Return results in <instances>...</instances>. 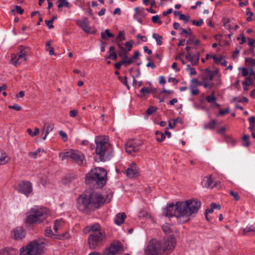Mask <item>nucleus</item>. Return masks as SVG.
I'll use <instances>...</instances> for the list:
<instances>
[{
    "mask_svg": "<svg viewBox=\"0 0 255 255\" xmlns=\"http://www.w3.org/2000/svg\"><path fill=\"white\" fill-rule=\"evenodd\" d=\"M140 93L142 95H144L145 94H148L150 93L149 90L146 87H143L140 90Z\"/></svg>",
    "mask_w": 255,
    "mask_h": 255,
    "instance_id": "nucleus-58",
    "label": "nucleus"
},
{
    "mask_svg": "<svg viewBox=\"0 0 255 255\" xmlns=\"http://www.w3.org/2000/svg\"><path fill=\"white\" fill-rule=\"evenodd\" d=\"M134 61L132 60V59L130 58L128 59H123L122 60V63H123V65H125V66H127L128 65H129L132 63Z\"/></svg>",
    "mask_w": 255,
    "mask_h": 255,
    "instance_id": "nucleus-42",
    "label": "nucleus"
},
{
    "mask_svg": "<svg viewBox=\"0 0 255 255\" xmlns=\"http://www.w3.org/2000/svg\"><path fill=\"white\" fill-rule=\"evenodd\" d=\"M126 174L129 178H135L138 175V169L135 162H132L126 170Z\"/></svg>",
    "mask_w": 255,
    "mask_h": 255,
    "instance_id": "nucleus-15",
    "label": "nucleus"
},
{
    "mask_svg": "<svg viewBox=\"0 0 255 255\" xmlns=\"http://www.w3.org/2000/svg\"><path fill=\"white\" fill-rule=\"evenodd\" d=\"M230 110L229 108L221 109L219 112V114L220 116H224L226 114L229 113Z\"/></svg>",
    "mask_w": 255,
    "mask_h": 255,
    "instance_id": "nucleus-56",
    "label": "nucleus"
},
{
    "mask_svg": "<svg viewBox=\"0 0 255 255\" xmlns=\"http://www.w3.org/2000/svg\"><path fill=\"white\" fill-rule=\"evenodd\" d=\"M26 232L22 227H17L11 231V237L16 240H21L25 236Z\"/></svg>",
    "mask_w": 255,
    "mask_h": 255,
    "instance_id": "nucleus-14",
    "label": "nucleus"
},
{
    "mask_svg": "<svg viewBox=\"0 0 255 255\" xmlns=\"http://www.w3.org/2000/svg\"><path fill=\"white\" fill-rule=\"evenodd\" d=\"M46 212L44 209L31 208L25 219V224L27 225L40 224L46 219Z\"/></svg>",
    "mask_w": 255,
    "mask_h": 255,
    "instance_id": "nucleus-6",
    "label": "nucleus"
},
{
    "mask_svg": "<svg viewBox=\"0 0 255 255\" xmlns=\"http://www.w3.org/2000/svg\"><path fill=\"white\" fill-rule=\"evenodd\" d=\"M187 70L190 71V74L191 75H195L197 74L195 69L190 67V65H187Z\"/></svg>",
    "mask_w": 255,
    "mask_h": 255,
    "instance_id": "nucleus-50",
    "label": "nucleus"
},
{
    "mask_svg": "<svg viewBox=\"0 0 255 255\" xmlns=\"http://www.w3.org/2000/svg\"><path fill=\"white\" fill-rule=\"evenodd\" d=\"M175 119L170 120L169 121L168 126L170 128H173L175 126Z\"/></svg>",
    "mask_w": 255,
    "mask_h": 255,
    "instance_id": "nucleus-60",
    "label": "nucleus"
},
{
    "mask_svg": "<svg viewBox=\"0 0 255 255\" xmlns=\"http://www.w3.org/2000/svg\"><path fill=\"white\" fill-rule=\"evenodd\" d=\"M77 24L80 26L86 33H90L91 27L89 26V21L87 18L82 20H78L76 22Z\"/></svg>",
    "mask_w": 255,
    "mask_h": 255,
    "instance_id": "nucleus-16",
    "label": "nucleus"
},
{
    "mask_svg": "<svg viewBox=\"0 0 255 255\" xmlns=\"http://www.w3.org/2000/svg\"><path fill=\"white\" fill-rule=\"evenodd\" d=\"M207 82V81H204V80H203V81L199 82L198 84L203 86L205 88H211L213 84L212 83H208Z\"/></svg>",
    "mask_w": 255,
    "mask_h": 255,
    "instance_id": "nucleus-39",
    "label": "nucleus"
},
{
    "mask_svg": "<svg viewBox=\"0 0 255 255\" xmlns=\"http://www.w3.org/2000/svg\"><path fill=\"white\" fill-rule=\"evenodd\" d=\"M144 252L146 255H161L159 241L155 239L150 240L148 242Z\"/></svg>",
    "mask_w": 255,
    "mask_h": 255,
    "instance_id": "nucleus-10",
    "label": "nucleus"
},
{
    "mask_svg": "<svg viewBox=\"0 0 255 255\" xmlns=\"http://www.w3.org/2000/svg\"><path fill=\"white\" fill-rule=\"evenodd\" d=\"M200 59V53L197 52L196 54L192 56L191 63L193 65H196L198 64Z\"/></svg>",
    "mask_w": 255,
    "mask_h": 255,
    "instance_id": "nucleus-29",
    "label": "nucleus"
},
{
    "mask_svg": "<svg viewBox=\"0 0 255 255\" xmlns=\"http://www.w3.org/2000/svg\"><path fill=\"white\" fill-rule=\"evenodd\" d=\"M141 145V141L134 139L128 140L125 144V149L127 152L132 154L139 150V147Z\"/></svg>",
    "mask_w": 255,
    "mask_h": 255,
    "instance_id": "nucleus-12",
    "label": "nucleus"
},
{
    "mask_svg": "<svg viewBox=\"0 0 255 255\" xmlns=\"http://www.w3.org/2000/svg\"><path fill=\"white\" fill-rule=\"evenodd\" d=\"M106 201L102 195L96 192L82 194L77 198L76 208L80 212L89 214L99 208Z\"/></svg>",
    "mask_w": 255,
    "mask_h": 255,
    "instance_id": "nucleus-2",
    "label": "nucleus"
},
{
    "mask_svg": "<svg viewBox=\"0 0 255 255\" xmlns=\"http://www.w3.org/2000/svg\"><path fill=\"white\" fill-rule=\"evenodd\" d=\"M190 90L191 91V93L193 95H197L199 93V91L193 86H191L190 87Z\"/></svg>",
    "mask_w": 255,
    "mask_h": 255,
    "instance_id": "nucleus-52",
    "label": "nucleus"
},
{
    "mask_svg": "<svg viewBox=\"0 0 255 255\" xmlns=\"http://www.w3.org/2000/svg\"><path fill=\"white\" fill-rule=\"evenodd\" d=\"M9 158L5 152L0 151V165H3L9 161Z\"/></svg>",
    "mask_w": 255,
    "mask_h": 255,
    "instance_id": "nucleus-25",
    "label": "nucleus"
},
{
    "mask_svg": "<svg viewBox=\"0 0 255 255\" xmlns=\"http://www.w3.org/2000/svg\"><path fill=\"white\" fill-rule=\"evenodd\" d=\"M192 22L193 24L200 26L203 24V20L202 19H200L199 20H193Z\"/></svg>",
    "mask_w": 255,
    "mask_h": 255,
    "instance_id": "nucleus-53",
    "label": "nucleus"
},
{
    "mask_svg": "<svg viewBox=\"0 0 255 255\" xmlns=\"http://www.w3.org/2000/svg\"><path fill=\"white\" fill-rule=\"evenodd\" d=\"M202 185L206 188H212L214 187H218L217 183H213V180L211 176L205 177L202 181Z\"/></svg>",
    "mask_w": 255,
    "mask_h": 255,
    "instance_id": "nucleus-17",
    "label": "nucleus"
},
{
    "mask_svg": "<svg viewBox=\"0 0 255 255\" xmlns=\"http://www.w3.org/2000/svg\"><path fill=\"white\" fill-rule=\"evenodd\" d=\"M206 101L211 104L216 103L217 99L214 96V93H212L211 96H207L206 97Z\"/></svg>",
    "mask_w": 255,
    "mask_h": 255,
    "instance_id": "nucleus-35",
    "label": "nucleus"
},
{
    "mask_svg": "<svg viewBox=\"0 0 255 255\" xmlns=\"http://www.w3.org/2000/svg\"><path fill=\"white\" fill-rule=\"evenodd\" d=\"M158 241L161 255H164L166 251L172 250L176 244L175 239L171 237Z\"/></svg>",
    "mask_w": 255,
    "mask_h": 255,
    "instance_id": "nucleus-8",
    "label": "nucleus"
},
{
    "mask_svg": "<svg viewBox=\"0 0 255 255\" xmlns=\"http://www.w3.org/2000/svg\"><path fill=\"white\" fill-rule=\"evenodd\" d=\"M248 45L250 47L254 48L255 47V40L251 38H248Z\"/></svg>",
    "mask_w": 255,
    "mask_h": 255,
    "instance_id": "nucleus-62",
    "label": "nucleus"
},
{
    "mask_svg": "<svg viewBox=\"0 0 255 255\" xmlns=\"http://www.w3.org/2000/svg\"><path fill=\"white\" fill-rule=\"evenodd\" d=\"M18 191L28 196L32 191V184L28 181H21L18 185Z\"/></svg>",
    "mask_w": 255,
    "mask_h": 255,
    "instance_id": "nucleus-13",
    "label": "nucleus"
},
{
    "mask_svg": "<svg viewBox=\"0 0 255 255\" xmlns=\"http://www.w3.org/2000/svg\"><path fill=\"white\" fill-rule=\"evenodd\" d=\"M40 152V148H38L35 152H31L29 153V156L32 158H35L38 153Z\"/></svg>",
    "mask_w": 255,
    "mask_h": 255,
    "instance_id": "nucleus-57",
    "label": "nucleus"
},
{
    "mask_svg": "<svg viewBox=\"0 0 255 255\" xmlns=\"http://www.w3.org/2000/svg\"><path fill=\"white\" fill-rule=\"evenodd\" d=\"M107 171L101 167L92 170L87 175L85 182L87 184L96 185L98 188H102L107 182Z\"/></svg>",
    "mask_w": 255,
    "mask_h": 255,
    "instance_id": "nucleus-3",
    "label": "nucleus"
},
{
    "mask_svg": "<svg viewBox=\"0 0 255 255\" xmlns=\"http://www.w3.org/2000/svg\"><path fill=\"white\" fill-rule=\"evenodd\" d=\"M133 41L132 40H130L129 41H128L125 43V45L126 47V50L129 52L131 51L132 47V44H133Z\"/></svg>",
    "mask_w": 255,
    "mask_h": 255,
    "instance_id": "nucleus-43",
    "label": "nucleus"
},
{
    "mask_svg": "<svg viewBox=\"0 0 255 255\" xmlns=\"http://www.w3.org/2000/svg\"><path fill=\"white\" fill-rule=\"evenodd\" d=\"M85 233L89 232L92 234L93 232H103L100 230V226L98 224H95L92 226L86 227L84 229Z\"/></svg>",
    "mask_w": 255,
    "mask_h": 255,
    "instance_id": "nucleus-19",
    "label": "nucleus"
},
{
    "mask_svg": "<svg viewBox=\"0 0 255 255\" xmlns=\"http://www.w3.org/2000/svg\"><path fill=\"white\" fill-rule=\"evenodd\" d=\"M249 74V70L246 68H243L242 70V75L244 77H246Z\"/></svg>",
    "mask_w": 255,
    "mask_h": 255,
    "instance_id": "nucleus-59",
    "label": "nucleus"
},
{
    "mask_svg": "<svg viewBox=\"0 0 255 255\" xmlns=\"http://www.w3.org/2000/svg\"><path fill=\"white\" fill-rule=\"evenodd\" d=\"M138 217L139 218H150V215L147 211L143 210H141L138 214Z\"/></svg>",
    "mask_w": 255,
    "mask_h": 255,
    "instance_id": "nucleus-36",
    "label": "nucleus"
},
{
    "mask_svg": "<svg viewBox=\"0 0 255 255\" xmlns=\"http://www.w3.org/2000/svg\"><path fill=\"white\" fill-rule=\"evenodd\" d=\"M63 225V221L62 219L56 220L54 222L53 229L56 232Z\"/></svg>",
    "mask_w": 255,
    "mask_h": 255,
    "instance_id": "nucleus-28",
    "label": "nucleus"
},
{
    "mask_svg": "<svg viewBox=\"0 0 255 255\" xmlns=\"http://www.w3.org/2000/svg\"><path fill=\"white\" fill-rule=\"evenodd\" d=\"M28 50V48L25 47L22 48L16 55L12 54L10 59L11 63L14 66H16L17 64L26 61V56Z\"/></svg>",
    "mask_w": 255,
    "mask_h": 255,
    "instance_id": "nucleus-9",
    "label": "nucleus"
},
{
    "mask_svg": "<svg viewBox=\"0 0 255 255\" xmlns=\"http://www.w3.org/2000/svg\"><path fill=\"white\" fill-rule=\"evenodd\" d=\"M128 52L126 50V48H124L121 50H120L118 52V54L120 57L122 59H128Z\"/></svg>",
    "mask_w": 255,
    "mask_h": 255,
    "instance_id": "nucleus-32",
    "label": "nucleus"
},
{
    "mask_svg": "<svg viewBox=\"0 0 255 255\" xmlns=\"http://www.w3.org/2000/svg\"><path fill=\"white\" fill-rule=\"evenodd\" d=\"M54 124L52 123H45L43 126V132L44 133L42 136L43 139L45 140L50 131L54 128Z\"/></svg>",
    "mask_w": 255,
    "mask_h": 255,
    "instance_id": "nucleus-18",
    "label": "nucleus"
},
{
    "mask_svg": "<svg viewBox=\"0 0 255 255\" xmlns=\"http://www.w3.org/2000/svg\"><path fill=\"white\" fill-rule=\"evenodd\" d=\"M140 53L138 51H136L134 52V54L131 58L132 59V60L134 61V60H136L138 57L139 56Z\"/></svg>",
    "mask_w": 255,
    "mask_h": 255,
    "instance_id": "nucleus-64",
    "label": "nucleus"
},
{
    "mask_svg": "<svg viewBox=\"0 0 255 255\" xmlns=\"http://www.w3.org/2000/svg\"><path fill=\"white\" fill-rule=\"evenodd\" d=\"M45 244L44 239L31 242L20 249V255H40L43 253Z\"/></svg>",
    "mask_w": 255,
    "mask_h": 255,
    "instance_id": "nucleus-5",
    "label": "nucleus"
},
{
    "mask_svg": "<svg viewBox=\"0 0 255 255\" xmlns=\"http://www.w3.org/2000/svg\"><path fill=\"white\" fill-rule=\"evenodd\" d=\"M155 135H156V140L158 142H162L165 138V134L162 132L156 131L155 132Z\"/></svg>",
    "mask_w": 255,
    "mask_h": 255,
    "instance_id": "nucleus-33",
    "label": "nucleus"
},
{
    "mask_svg": "<svg viewBox=\"0 0 255 255\" xmlns=\"http://www.w3.org/2000/svg\"><path fill=\"white\" fill-rule=\"evenodd\" d=\"M0 255H14L12 250L7 249L0 250Z\"/></svg>",
    "mask_w": 255,
    "mask_h": 255,
    "instance_id": "nucleus-41",
    "label": "nucleus"
},
{
    "mask_svg": "<svg viewBox=\"0 0 255 255\" xmlns=\"http://www.w3.org/2000/svg\"><path fill=\"white\" fill-rule=\"evenodd\" d=\"M249 136L248 135L245 134L243 135L242 139H243V143L242 145L244 146H249L250 145V142L249 140Z\"/></svg>",
    "mask_w": 255,
    "mask_h": 255,
    "instance_id": "nucleus-37",
    "label": "nucleus"
},
{
    "mask_svg": "<svg viewBox=\"0 0 255 255\" xmlns=\"http://www.w3.org/2000/svg\"><path fill=\"white\" fill-rule=\"evenodd\" d=\"M211 208L210 209L206 210V213H205V216L207 220L209 221L210 220V218H209L208 216V213H212L213 212V210L215 208H217L218 209L220 210L221 208V206L220 205H217L215 203H212L210 205Z\"/></svg>",
    "mask_w": 255,
    "mask_h": 255,
    "instance_id": "nucleus-24",
    "label": "nucleus"
},
{
    "mask_svg": "<svg viewBox=\"0 0 255 255\" xmlns=\"http://www.w3.org/2000/svg\"><path fill=\"white\" fill-rule=\"evenodd\" d=\"M124 251L122 245L119 242L112 243L109 247L105 249L103 255H115Z\"/></svg>",
    "mask_w": 255,
    "mask_h": 255,
    "instance_id": "nucleus-11",
    "label": "nucleus"
},
{
    "mask_svg": "<svg viewBox=\"0 0 255 255\" xmlns=\"http://www.w3.org/2000/svg\"><path fill=\"white\" fill-rule=\"evenodd\" d=\"M125 39V33L123 31H120L118 35L116 37V40L119 41H122Z\"/></svg>",
    "mask_w": 255,
    "mask_h": 255,
    "instance_id": "nucleus-46",
    "label": "nucleus"
},
{
    "mask_svg": "<svg viewBox=\"0 0 255 255\" xmlns=\"http://www.w3.org/2000/svg\"><path fill=\"white\" fill-rule=\"evenodd\" d=\"M163 231L166 234H169L172 231V228L169 224L165 223L162 226V227Z\"/></svg>",
    "mask_w": 255,
    "mask_h": 255,
    "instance_id": "nucleus-30",
    "label": "nucleus"
},
{
    "mask_svg": "<svg viewBox=\"0 0 255 255\" xmlns=\"http://www.w3.org/2000/svg\"><path fill=\"white\" fill-rule=\"evenodd\" d=\"M75 150L71 149L64 153H60L59 154V156L62 160L69 158L72 159L73 157V156L75 155Z\"/></svg>",
    "mask_w": 255,
    "mask_h": 255,
    "instance_id": "nucleus-22",
    "label": "nucleus"
},
{
    "mask_svg": "<svg viewBox=\"0 0 255 255\" xmlns=\"http://www.w3.org/2000/svg\"><path fill=\"white\" fill-rule=\"evenodd\" d=\"M201 205V202L194 199L177 202L175 205L173 204L168 205L162 214L167 217L175 216L179 223L183 224L189 221L192 215L198 212Z\"/></svg>",
    "mask_w": 255,
    "mask_h": 255,
    "instance_id": "nucleus-1",
    "label": "nucleus"
},
{
    "mask_svg": "<svg viewBox=\"0 0 255 255\" xmlns=\"http://www.w3.org/2000/svg\"><path fill=\"white\" fill-rule=\"evenodd\" d=\"M152 21L154 23L161 24V21L159 20V17L158 15L153 16L151 18Z\"/></svg>",
    "mask_w": 255,
    "mask_h": 255,
    "instance_id": "nucleus-47",
    "label": "nucleus"
},
{
    "mask_svg": "<svg viewBox=\"0 0 255 255\" xmlns=\"http://www.w3.org/2000/svg\"><path fill=\"white\" fill-rule=\"evenodd\" d=\"M59 135L63 138L64 141H66L68 139L67 134L63 132L62 130H60L59 131Z\"/></svg>",
    "mask_w": 255,
    "mask_h": 255,
    "instance_id": "nucleus-54",
    "label": "nucleus"
},
{
    "mask_svg": "<svg viewBox=\"0 0 255 255\" xmlns=\"http://www.w3.org/2000/svg\"><path fill=\"white\" fill-rule=\"evenodd\" d=\"M8 108L13 109L16 111H19L21 109V107L17 104H14L13 106H9Z\"/></svg>",
    "mask_w": 255,
    "mask_h": 255,
    "instance_id": "nucleus-55",
    "label": "nucleus"
},
{
    "mask_svg": "<svg viewBox=\"0 0 255 255\" xmlns=\"http://www.w3.org/2000/svg\"><path fill=\"white\" fill-rule=\"evenodd\" d=\"M119 79L121 81V82L123 83L128 89H129V87L128 84L127 82V77L126 76H125L124 77H122L121 76L118 77Z\"/></svg>",
    "mask_w": 255,
    "mask_h": 255,
    "instance_id": "nucleus-44",
    "label": "nucleus"
},
{
    "mask_svg": "<svg viewBox=\"0 0 255 255\" xmlns=\"http://www.w3.org/2000/svg\"><path fill=\"white\" fill-rule=\"evenodd\" d=\"M216 121L215 120H213L211 121L210 122L205 124L204 126V128L206 129H214L215 126L216 125Z\"/></svg>",
    "mask_w": 255,
    "mask_h": 255,
    "instance_id": "nucleus-27",
    "label": "nucleus"
},
{
    "mask_svg": "<svg viewBox=\"0 0 255 255\" xmlns=\"http://www.w3.org/2000/svg\"><path fill=\"white\" fill-rule=\"evenodd\" d=\"M84 155L82 153L78 151H75V155L73 156L72 160L79 165L83 164Z\"/></svg>",
    "mask_w": 255,
    "mask_h": 255,
    "instance_id": "nucleus-21",
    "label": "nucleus"
},
{
    "mask_svg": "<svg viewBox=\"0 0 255 255\" xmlns=\"http://www.w3.org/2000/svg\"><path fill=\"white\" fill-rule=\"evenodd\" d=\"M69 5V3L67 1V0H58V7L59 8L62 7L63 6H65L68 7Z\"/></svg>",
    "mask_w": 255,
    "mask_h": 255,
    "instance_id": "nucleus-38",
    "label": "nucleus"
},
{
    "mask_svg": "<svg viewBox=\"0 0 255 255\" xmlns=\"http://www.w3.org/2000/svg\"><path fill=\"white\" fill-rule=\"evenodd\" d=\"M229 193L231 196L234 197L235 200L238 201L240 200V196L237 192L230 191Z\"/></svg>",
    "mask_w": 255,
    "mask_h": 255,
    "instance_id": "nucleus-48",
    "label": "nucleus"
},
{
    "mask_svg": "<svg viewBox=\"0 0 255 255\" xmlns=\"http://www.w3.org/2000/svg\"><path fill=\"white\" fill-rule=\"evenodd\" d=\"M157 110V108L154 106H150L147 110H146V114L148 116H150L152 115L153 113H154Z\"/></svg>",
    "mask_w": 255,
    "mask_h": 255,
    "instance_id": "nucleus-45",
    "label": "nucleus"
},
{
    "mask_svg": "<svg viewBox=\"0 0 255 255\" xmlns=\"http://www.w3.org/2000/svg\"><path fill=\"white\" fill-rule=\"evenodd\" d=\"M101 38L103 39H108L109 38H113L114 35L111 33L109 29H106L104 32L101 34Z\"/></svg>",
    "mask_w": 255,
    "mask_h": 255,
    "instance_id": "nucleus-26",
    "label": "nucleus"
},
{
    "mask_svg": "<svg viewBox=\"0 0 255 255\" xmlns=\"http://www.w3.org/2000/svg\"><path fill=\"white\" fill-rule=\"evenodd\" d=\"M252 231L255 232V228L254 227V226L253 225H251L249 227H247L246 228H245L243 230V234L244 235H246L247 233L252 232Z\"/></svg>",
    "mask_w": 255,
    "mask_h": 255,
    "instance_id": "nucleus-40",
    "label": "nucleus"
},
{
    "mask_svg": "<svg viewBox=\"0 0 255 255\" xmlns=\"http://www.w3.org/2000/svg\"><path fill=\"white\" fill-rule=\"evenodd\" d=\"M12 12H14L16 11L17 13H19L20 14H22L23 13V9L21 8V7L18 5H15L14 6V9H12Z\"/></svg>",
    "mask_w": 255,
    "mask_h": 255,
    "instance_id": "nucleus-49",
    "label": "nucleus"
},
{
    "mask_svg": "<svg viewBox=\"0 0 255 255\" xmlns=\"http://www.w3.org/2000/svg\"><path fill=\"white\" fill-rule=\"evenodd\" d=\"M152 37L156 40L157 45H161L162 44V36H160L157 33H154L152 34Z\"/></svg>",
    "mask_w": 255,
    "mask_h": 255,
    "instance_id": "nucleus-34",
    "label": "nucleus"
},
{
    "mask_svg": "<svg viewBox=\"0 0 255 255\" xmlns=\"http://www.w3.org/2000/svg\"><path fill=\"white\" fill-rule=\"evenodd\" d=\"M108 141V137L105 135L99 136L96 137V152L97 155L95 157L96 161L99 162L105 161L107 159L105 155L110 148V144Z\"/></svg>",
    "mask_w": 255,
    "mask_h": 255,
    "instance_id": "nucleus-4",
    "label": "nucleus"
},
{
    "mask_svg": "<svg viewBox=\"0 0 255 255\" xmlns=\"http://www.w3.org/2000/svg\"><path fill=\"white\" fill-rule=\"evenodd\" d=\"M179 19L180 20H184V22L185 23H187L189 21L190 16H185V15H184V14H183L182 13L180 15Z\"/></svg>",
    "mask_w": 255,
    "mask_h": 255,
    "instance_id": "nucleus-51",
    "label": "nucleus"
},
{
    "mask_svg": "<svg viewBox=\"0 0 255 255\" xmlns=\"http://www.w3.org/2000/svg\"><path fill=\"white\" fill-rule=\"evenodd\" d=\"M45 234L47 237H51L53 234L52 231L50 228H47L45 230Z\"/></svg>",
    "mask_w": 255,
    "mask_h": 255,
    "instance_id": "nucleus-61",
    "label": "nucleus"
},
{
    "mask_svg": "<svg viewBox=\"0 0 255 255\" xmlns=\"http://www.w3.org/2000/svg\"><path fill=\"white\" fill-rule=\"evenodd\" d=\"M245 63L247 66L252 68L255 66V58H246L245 59Z\"/></svg>",
    "mask_w": 255,
    "mask_h": 255,
    "instance_id": "nucleus-31",
    "label": "nucleus"
},
{
    "mask_svg": "<svg viewBox=\"0 0 255 255\" xmlns=\"http://www.w3.org/2000/svg\"><path fill=\"white\" fill-rule=\"evenodd\" d=\"M134 10L135 11L136 14H140L144 12V8H140L139 7H136L134 8Z\"/></svg>",
    "mask_w": 255,
    "mask_h": 255,
    "instance_id": "nucleus-63",
    "label": "nucleus"
},
{
    "mask_svg": "<svg viewBox=\"0 0 255 255\" xmlns=\"http://www.w3.org/2000/svg\"><path fill=\"white\" fill-rule=\"evenodd\" d=\"M214 76V72L206 69L205 70V74L203 75V80H204V81H211L213 80Z\"/></svg>",
    "mask_w": 255,
    "mask_h": 255,
    "instance_id": "nucleus-23",
    "label": "nucleus"
},
{
    "mask_svg": "<svg viewBox=\"0 0 255 255\" xmlns=\"http://www.w3.org/2000/svg\"><path fill=\"white\" fill-rule=\"evenodd\" d=\"M127 216L124 212L118 213L114 219L115 224L117 225H121L122 224L126 218Z\"/></svg>",
    "mask_w": 255,
    "mask_h": 255,
    "instance_id": "nucleus-20",
    "label": "nucleus"
},
{
    "mask_svg": "<svg viewBox=\"0 0 255 255\" xmlns=\"http://www.w3.org/2000/svg\"><path fill=\"white\" fill-rule=\"evenodd\" d=\"M106 236L105 232H93L90 234L88 238L89 248L95 250L100 248L105 242Z\"/></svg>",
    "mask_w": 255,
    "mask_h": 255,
    "instance_id": "nucleus-7",
    "label": "nucleus"
}]
</instances>
